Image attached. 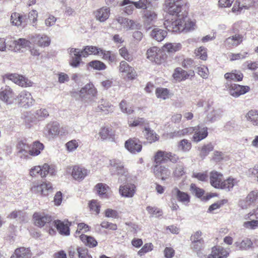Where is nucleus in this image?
<instances>
[{"label": "nucleus", "mask_w": 258, "mask_h": 258, "mask_svg": "<svg viewBox=\"0 0 258 258\" xmlns=\"http://www.w3.org/2000/svg\"><path fill=\"white\" fill-rule=\"evenodd\" d=\"M210 181L211 185L216 188L230 190L237 183L236 180L233 178H228L223 180V175L220 172L212 171L210 174Z\"/></svg>", "instance_id": "nucleus-1"}, {"label": "nucleus", "mask_w": 258, "mask_h": 258, "mask_svg": "<svg viewBox=\"0 0 258 258\" xmlns=\"http://www.w3.org/2000/svg\"><path fill=\"white\" fill-rule=\"evenodd\" d=\"M165 27L169 31L172 32H181L184 30H189L194 28L195 23L189 21L187 16H182L181 18H177L174 21L166 20L164 23Z\"/></svg>", "instance_id": "nucleus-2"}, {"label": "nucleus", "mask_w": 258, "mask_h": 258, "mask_svg": "<svg viewBox=\"0 0 258 258\" xmlns=\"http://www.w3.org/2000/svg\"><path fill=\"white\" fill-rule=\"evenodd\" d=\"M110 164L111 166V174H117L119 176L118 180L120 182L125 181L128 178V173L123 164L119 161L115 159L110 160Z\"/></svg>", "instance_id": "nucleus-3"}, {"label": "nucleus", "mask_w": 258, "mask_h": 258, "mask_svg": "<svg viewBox=\"0 0 258 258\" xmlns=\"http://www.w3.org/2000/svg\"><path fill=\"white\" fill-rule=\"evenodd\" d=\"M97 93L92 84H87L80 90L79 94L82 101L90 103L94 101Z\"/></svg>", "instance_id": "nucleus-4"}, {"label": "nucleus", "mask_w": 258, "mask_h": 258, "mask_svg": "<svg viewBox=\"0 0 258 258\" xmlns=\"http://www.w3.org/2000/svg\"><path fill=\"white\" fill-rule=\"evenodd\" d=\"M55 173V170L53 166H49L46 163L43 164L42 166H36L30 170V175L31 176L40 175L41 177H44L48 174L53 175Z\"/></svg>", "instance_id": "nucleus-5"}, {"label": "nucleus", "mask_w": 258, "mask_h": 258, "mask_svg": "<svg viewBox=\"0 0 258 258\" xmlns=\"http://www.w3.org/2000/svg\"><path fill=\"white\" fill-rule=\"evenodd\" d=\"M16 100L19 105L25 108H28L34 105L35 100L31 94L26 91H22L17 96Z\"/></svg>", "instance_id": "nucleus-6"}, {"label": "nucleus", "mask_w": 258, "mask_h": 258, "mask_svg": "<svg viewBox=\"0 0 258 258\" xmlns=\"http://www.w3.org/2000/svg\"><path fill=\"white\" fill-rule=\"evenodd\" d=\"M33 218L35 225L38 227H42L45 225L51 227L52 225V217L45 213L36 212L33 214Z\"/></svg>", "instance_id": "nucleus-7"}, {"label": "nucleus", "mask_w": 258, "mask_h": 258, "mask_svg": "<svg viewBox=\"0 0 258 258\" xmlns=\"http://www.w3.org/2000/svg\"><path fill=\"white\" fill-rule=\"evenodd\" d=\"M184 2L183 0H165V5L168 13L172 15L180 17L179 13L181 12V7Z\"/></svg>", "instance_id": "nucleus-8"}, {"label": "nucleus", "mask_w": 258, "mask_h": 258, "mask_svg": "<svg viewBox=\"0 0 258 258\" xmlns=\"http://www.w3.org/2000/svg\"><path fill=\"white\" fill-rule=\"evenodd\" d=\"M147 58L157 64L161 63L164 60V54L158 47L154 46L147 51Z\"/></svg>", "instance_id": "nucleus-9"}, {"label": "nucleus", "mask_w": 258, "mask_h": 258, "mask_svg": "<svg viewBox=\"0 0 258 258\" xmlns=\"http://www.w3.org/2000/svg\"><path fill=\"white\" fill-rule=\"evenodd\" d=\"M66 171L67 173H71L73 178L77 181L83 180L88 174L87 169L77 165L68 167Z\"/></svg>", "instance_id": "nucleus-10"}, {"label": "nucleus", "mask_w": 258, "mask_h": 258, "mask_svg": "<svg viewBox=\"0 0 258 258\" xmlns=\"http://www.w3.org/2000/svg\"><path fill=\"white\" fill-rule=\"evenodd\" d=\"M226 87L229 90L230 94L234 97H238L239 96L248 92L250 88L247 86H241L236 84L226 83Z\"/></svg>", "instance_id": "nucleus-11"}, {"label": "nucleus", "mask_w": 258, "mask_h": 258, "mask_svg": "<svg viewBox=\"0 0 258 258\" xmlns=\"http://www.w3.org/2000/svg\"><path fill=\"white\" fill-rule=\"evenodd\" d=\"M7 78L22 87H31L33 84V83L28 78L17 74H8Z\"/></svg>", "instance_id": "nucleus-12"}, {"label": "nucleus", "mask_w": 258, "mask_h": 258, "mask_svg": "<svg viewBox=\"0 0 258 258\" xmlns=\"http://www.w3.org/2000/svg\"><path fill=\"white\" fill-rule=\"evenodd\" d=\"M51 183L49 182H45L40 184H34L31 188V190L36 194H40L43 196H48L52 192Z\"/></svg>", "instance_id": "nucleus-13"}, {"label": "nucleus", "mask_w": 258, "mask_h": 258, "mask_svg": "<svg viewBox=\"0 0 258 258\" xmlns=\"http://www.w3.org/2000/svg\"><path fill=\"white\" fill-rule=\"evenodd\" d=\"M68 52L70 55V64L73 68L79 66L81 61V56H83L81 50L79 48H69Z\"/></svg>", "instance_id": "nucleus-14"}, {"label": "nucleus", "mask_w": 258, "mask_h": 258, "mask_svg": "<svg viewBox=\"0 0 258 258\" xmlns=\"http://www.w3.org/2000/svg\"><path fill=\"white\" fill-rule=\"evenodd\" d=\"M124 147L132 154L139 153L142 148V146L140 141L136 138L130 139L126 141Z\"/></svg>", "instance_id": "nucleus-15"}, {"label": "nucleus", "mask_w": 258, "mask_h": 258, "mask_svg": "<svg viewBox=\"0 0 258 258\" xmlns=\"http://www.w3.org/2000/svg\"><path fill=\"white\" fill-rule=\"evenodd\" d=\"M0 100L8 104H12L14 100V95L12 89L6 86L0 89Z\"/></svg>", "instance_id": "nucleus-16"}, {"label": "nucleus", "mask_w": 258, "mask_h": 258, "mask_svg": "<svg viewBox=\"0 0 258 258\" xmlns=\"http://www.w3.org/2000/svg\"><path fill=\"white\" fill-rule=\"evenodd\" d=\"M119 70L120 73L126 74L127 78L130 80L134 79L137 76L134 69L130 67L125 61H121L120 62Z\"/></svg>", "instance_id": "nucleus-17"}, {"label": "nucleus", "mask_w": 258, "mask_h": 258, "mask_svg": "<svg viewBox=\"0 0 258 258\" xmlns=\"http://www.w3.org/2000/svg\"><path fill=\"white\" fill-rule=\"evenodd\" d=\"M136 191V186L134 184L127 183L120 185L119 188V194L123 197L132 198Z\"/></svg>", "instance_id": "nucleus-18"}, {"label": "nucleus", "mask_w": 258, "mask_h": 258, "mask_svg": "<svg viewBox=\"0 0 258 258\" xmlns=\"http://www.w3.org/2000/svg\"><path fill=\"white\" fill-rule=\"evenodd\" d=\"M229 251L223 247L218 246L212 248L211 253L208 258H226L229 255Z\"/></svg>", "instance_id": "nucleus-19"}, {"label": "nucleus", "mask_w": 258, "mask_h": 258, "mask_svg": "<svg viewBox=\"0 0 258 258\" xmlns=\"http://www.w3.org/2000/svg\"><path fill=\"white\" fill-rule=\"evenodd\" d=\"M31 40L32 42L41 47L48 46L50 42L49 38L46 35L38 34L32 36Z\"/></svg>", "instance_id": "nucleus-20"}, {"label": "nucleus", "mask_w": 258, "mask_h": 258, "mask_svg": "<svg viewBox=\"0 0 258 258\" xmlns=\"http://www.w3.org/2000/svg\"><path fill=\"white\" fill-rule=\"evenodd\" d=\"M153 171L157 178L163 180H165L170 175L169 170L165 167L159 165H155L154 166Z\"/></svg>", "instance_id": "nucleus-21"}, {"label": "nucleus", "mask_w": 258, "mask_h": 258, "mask_svg": "<svg viewBox=\"0 0 258 258\" xmlns=\"http://www.w3.org/2000/svg\"><path fill=\"white\" fill-rule=\"evenodd\" d=\"M52 223L60 234L66 236L70 235V225L68 223L65 224L63 222L58 220L53 221Z\"/></svg>", "instance_id": "nucleus-22"}, {"label": "nucleus", "mask_w": 258, "mask_h": 258, "mask_svg": "<svg viewBox=\"0 0 258 258\" xmlns=\"http://www.w3.org/2000/svg\"><path fill=\"white\" fill-rule=\"evenodd\" d=\"M172 194L176 198L179 202L184 204L188 203L190 201L189 196L186 192L180 191L176 187L172 189Z\"/></svg>", "instance_id": "nucleus-23"}, {"label": "nucleus", "mask_w": 258, "mask_h": 258, "mask_svg": "<svg viewBox=\"0 0 258 258\" xmlns=\"http://www.w3.org/2000/svg\"><path fill=\"white\" fill-rule=\"evenodd\" d=\"M252 4V0H237L234 4L232 10L233 12H240L243 8L248 9Z\"/></svg>", "instance_id": "nucleus-24"}, {"label": "nucleus", "mask_w": 258, "mask_h": 258, "mask_svg": "<svg viewBox=\"0 0 258 258\" xmlns=\"http://www.w3.org/2000/svg\"><path fill=\"white\" fill-rule=\"evenodd\" d=\"M95 14V17L97 20L101 22H103L109 18L110 9L107 7H102L97 10Z\"/></svg>", "instance_id": "nucleus-25"}, {"label": "nucleus", "mask_w": 258, "mask_h": 258, "mask_svg": "<svg viewBox=\"0 0 258 258\" xmlns=\"http://www.w3.org/2000/svg\"><path fill=\"white\" fill-rule=\"evenodd\" d=\"M242 41V36L241 35H235L232 37H229L225 41V45L228 47L232 46H237Z\"/></svg>", "instance_id": "nucleus-26"}, {"label": "nucleus", "mask_w": 258, "mask_h": 258, "mask_svg": "<svg viewBox=\"0 0 258 258\" xmlns=\"http://www.w3.org/2000/svg\"><path fill=\"white\" fill-rule=\"evenodd\" d=\"M243 75L239 71H234L231 73H227L224 75V78L226 79L227 82L230 83L231 81H240L243 79Z\"/></svg>", "instance_id": "nucleus-27"}, {"label": "nucleus", "mask_w": 258, "mask_h": 258, "mask_svg": "<svg viewBox=\"0 0 258 258\" xmlns=\"http://www.w3.org/2000/svg\"><path fill=\"white\" fill-rule=\"evenodd\" d=\"M30 251L28 248L24 247L17 248L11 258H30L31 254Z\"/></svg>", "instance_id": "nucleus-28"}, {"label": "nucleus", "mask_w": 258, "mask_h": 258, "mask_svg": "<svg viewBox=\"0 0 258 258\" xmlns=\"http://www.w3.org/2000/svg\"><path fill=\"white\" fill-rule=\"evenodd\" d=\"M222 114L223 111L221 108H213L207 114L208 120L210 122H214L219 119L222 116Z\"/></svg>", "instance_id": "nucleus-29"}, {"label": "nucleus", "mask_w": 258, "mask_h": 258, "mask_svg": "<svg viewBox=\"0 0 258 258\" xmlns=\"http://www.w3.org/2000/svg\"><path fill=\"white\" fill-rule=\"evenodd\" d=\"M166 35V31L159 28H154L151 33V36L159 42L162 41Z\"/></svg>", "instance_id": "nucleus-30"}, {"label": "nucleus", "mask_w": 258, "mask_h": 258, "mask_svg": "<svg viewBox=\"0 0 258 258\" xmlns=\"http://www.w3.org/2000/svg\"><path fill=\"white\" fill-rule=\"evenodd\" d=\"M170 156V152L158 151L154 157L156 165H160L161 163L165 162L167 160V158H169Z\"/></svg>", "instance_id": "nucleus-31"}, {"label": "nucleus", "mask_w": 258, "mask_h": 258, "mask_svg": "<svg viewBox=\"0 0 258 258\" xmlns=\"http://www.w3.org/2000/svg\"><path fill=\"white\" fill-rule=\"evenodd\" d=\"M44 148L43 144L39 141H35L33 143L32 149L29 150V154L32 156H37L40 154Z\"/></svg>", "instance_id": "nucleus-32"}, {"label": "nucleus", "mask_w": 258, "mask_h": 258, "mask_svg": "<svg viewBox=\"0 0 258 258\" xmlns=\"http://www.w3.org/2000/svg\"><path fill=\"white\" fill-rule=\"evenodd\" d=\"M101 48H98L94 46H86L81 50L83 57H87L89 55H99V51Z\"/></svg>", "instance_id": "nucleus-33"}, {"label": "nucleus", "mask_w": 258, "mask_h": 258, "mask_svg": "<svg viewBox=\"0 0 258 258\" xmlns=\"http://www.w3.org/2000/svg\"><path fill=\"white\" fill-rule=\"evenodd\" d=\"M13 44L15 45V50H19L21 48H30L31 42L25 39L20 38L17 40H14Z\"/></svg>", "instance_id": "nucleus-34"}, {"label": "nucleus", "mask_w": 258, "mask_h": 258, "mask_svg": "<svg viewBox=\"0 0 258 258\" xmlns=\"http://www.w3.org/2000/svg\"><path fill=\"white\" fill-rule=\"evenodd\" d=\"M189 75L185 71L183 70L181 68H178L175 70L173 77L176 81H181L188 78Z\"/></svg>", "instance_id": "nucleus-35"}, {"label": "nucleus", "mask_w": 258, "mask_h": 258, "mask_svg": "<svg viewBox=\"0 0 258 258\" xmlns=\"http://www.w3.org/2000/svg\"><path fill=\"white\" fill-rule=\"evenodd\" d=\"M80 238L85 245L90 247H94L97 245V241L92 236L81 234L80 236Z\"/></svg>", "instance_id": "nucleus-36"}, {"label": "nucleus", "mask_w": 258, "mask_h": 258, "mask_svg": "<svg viewBox=\"0 0 258 258\" xmlns=\"http://www.w3.org/2000/svg\"><path fill=\"white\" fill-rule=\"evenodd\" d=\"M143 135L149 143H152L157 141L159 136L154 130H143Z\"/></svg>", "instance_id": "nucleus-37"}, {"label": "nucleus", "mask_w": 258, "mask_h": 258, "mask_svg": "<svg viewBox=\"0 0 258 258\" xmlns=\"http://www.w3.org/2000/svg\"><path fill=\"white\" fill-rule=\"evenodd\" d=\"M246 117L253 125H258V111L251 110L246 114Z\"/></svg>", "instance_id": "nucleus-38"}, {"label": "nucleus", "mask_w": 258, "mask_h": 258, "mask_svg": "<svg viewBox=\"0 0 258 258\" xmlns=\"http://www.w3.org/2000/svg\"><path fill=\"white\" fill-rule=\"evenodd\" d=\"M207 136V130H196L192 137V140L194 142H198L206 138Z\"/></svg>", "instance_id": "nucleus-39"}, {"label": "nucleus", "mask_w": 258, "mask_h": 258, "mask_svg": "<svg viewBox=\"0 0 258 258\" xmlns=\"http://www.w3.org/2000/svg\"><path fill=\"white\" fill-rule=\"evenodd\" d=\"M145 120L143 118H138L135 119L133 121H129V125L131 127H143V129H150L149 127L145 125Z\"/></svg>", "instance_id": "nucleus-40"}, {"label": "nucleus", "mask_w": 258, "mask_h": 258, "mask_svg": "<svg viewBox=\"0 0 258 258\" xmlns=\"http://www.w3.org/2000/svg\"><path fill=\"white\" fill-rule=\"evenodd\" d=\"M252 245V242L248 238H246L241 242H236L234 243V245H235L236 247L242 250H246L249 248L251 247Z\"/></svg>", "instance_id": "nucleus-41"}, {"label": "nucleus", "mask_w": 258, "mask_h": 258, "mask_svg": "<svg viewBox=\"0 0 258 258\" xmlns=\"http://www.w3.org/2000/svg\"><path fill=\"white\" fill-rule=\"evenodd\" d=\"M96 190L99 196L102 198H107V191L109 187L105 184L102 183H99L95 186Z\"/></svg>", "instance_id": "nucleus-42"}, {"label": "nucleus", "mask_w": 258, "mask_h": 258, "mask_svg": "<svg viewBox=\"0 0 258 258\" xmlns=\"http://www.w3.org/2000/svg\"><path fill=\"white\" fill-rule=\"evenodd\" d=\"M99 135L102 140L112 141L114 136V130H101Z\"/></svg>", "instance_id": "nucleus-43"}, {"label": "nucleus", "mask_w": 258, "mask_h": 258, "mask_svg": "<svg viewBox=\"0 0 258 258\" xmlns=\"http://www.w3.org/2000/svg\"><path fill=\"white\" fill-rule=\"evenodd\" d=\"M120 5L125 6L124 8V11L128 15L131 14L134 10L133 2L130 0H123Z\"/></svg>", "instance_id": "nucleus-44"}, {"label": "nucleus", "mask_w": 258, "mask_h": 258, "mask_svg": "<svg viewBox=\"0 0 258 258\" xmlns=\"http://www.w3.org/2000/svg\"><path fill=\"white\" fill-rule=\"evenodd\" d=\"M191 143L186 139L181 140L178 146V150L183 152H187L191 149Z\"/></svg>", "instance_id": "nucleus-45"}, {"label": "nucleus", "mask_w": 258, "mask_h": 258, "mask_svg": "<svg viewBox=\"0 0 258 258\" xmlns=\"http://www.w3.org/2000/svg\"><path fill=\"white\" fill-rule=\"evenodd\" d=\"M181 48L180 43H166L164 45V50L168 52H174L179 50Z\"/></svg>", "instance_id": "nucleus-46"}, {"label": "nucleus", "mask_w": 258, "mask_h": 258, "mask_svg": "<svg viewBox=\"0 0 258 258\" xmlns=\"http://www.w3.org/2000/svg\"><path fill=\"white\" fill-rule=\"evenodd\" d=\"M258 198V190L250 191L245 199L246 203L250 205L254 203Z\"/></svg>", "instance_id": "nucleus-47"}, {"label": "nucleus", "mask_w": 258, "mask_h": 258, "mask_svg": "<svg viewBox=\"0 0 258 258\" xmlns=\"http://www.w3.org/2000/svg\"><path fill=\"white\" fill-rule=\"evenodd\" d=\"M46 137L49 139H52L58 136H62L64 134V132H60L58 130H45L44 133Z\"/></svg>", "instance_id": "nucleus-48"}, {"label": "nucleus", "mask_w": 258, "mask_h": 258, "mask_svg": "<svg viewBox=\"0 0 258 258\" xmlns=\"http://www.w3.org/2000/svg\"><path fill=\"white\" fill-rule=\"evenodd\" d=\"M156 95L157 98L165 100L168 98L169 91L166 88H158L156 90Z\"/></svg>", "instance_id": "nucleus-49"}, {"label": "nucleus", "mask_w": 258, "mask_h": 258, "mask_svg": "<svg viewBox=\"0 0 258 258\" xmlns=\"http://www.w3.org/2000/svg\"><path fill=\"white\" fill-rule=\"evenodd\" d=\"M213 149L214 147L211 143L203 146L200 150V155L201 157H205L211 151H213Z\"/></svg>", "instance_id": "nucleus-50"}, {"label": "nucleus", "mask_w": 258, "mask_h": 258, "mask_svg": "<svg viewBox=\"0 0 258 258\" xmlns=\"http://www.w3.org/2000/svg\"><path fill=\"white\" fill-rule=\"evenodd\" d=\"M89 66L97 70H103L106 68V65L99 60H93L89 63Z\"/></svg>", "instance_id": "nucleus-51"}, {"label": "nucleus", "mask_w": 258, "mask_h": 258, "mask_svg": "<svg viewBox=\"0 0 258 258\" xmlns=\"http://www.w3.org/2000/svg\"><path fill=\"white\" fill-rule=\"evenodd\" d=\"M119 54L125 60L128 61H131L133 59V55L130 53L127 49L125 47H123L119 49Z\"/></svg>", "instance_id": "nucleus-52"}, {"label": "nucleus", "mask_w": 258, "mask_h": 258, "mask_svg": "<svg viewBox=\"0 0 258 258\" xmlns=\"http://www.w3.org/2000/svg\"><path fill=\"white\" fill-rule=\"evenodd\" d=\"M23 17L21 16L19 13H14L11 15V23L13 25L20 26L22 23Z\"/></svg>", "instance_id": "nucleus-53"}, {"label": "nucleus", "mask_w": 258, "mask_h": 258, "mask_svg": "<svg viewBox=\"0 0 258 258\" xmlns=\"http://www.w3.org/2000/svg\"><path fill=\"white\" fill-rule=\"evenodd\" d=\"M157 15L152 11H147L145 14V23L149 25L152 21L156 19Z\"/></svg>", "instance_id": "nucleus-54"}, {"label": "nucleus", "mask_w": 258, "mask_h": 258, "mask_svg": "<svg viewBox=\"0 0 258 258\" xmlns=\"http://www.w3.org/2000/svg\"><path fill=\"white\" fill-rule=\"evenodd\" d=\"M99 55L102 56L104 59L108 60L111 62H113L115 59L114 55L111 54L110 51L103 50L102 49H100L99 51Z\"/></svg>", "instance_id": "nucleus-55"}, {"label": "nucleus", "mask_w": 258, "mask_h": 258, "mask_svg": "<svg viewBox=\"0 0 258 258\" xmlns=\"http://www.w3.org/2000/svg\"><path fill=\"white\" fill-rule=\"evenodd\" d=\"M77 252L79 258H92V256L89 253L88 250L85 247H78Z\"/></svg>", "instance_id": "nucleus-56"}, {"label": "nucleus", "mask_w": 258, "mask_h": 258, "mask_svg": "<svg viewBox=\"0 0 258 258\" xmlns=\"http://www.w3.org/2000/svg\"><path fill=\"white\" fill-rule=\"evenodd\" d=\"M119 107L122 112L127 114H131L134 112V110L132 107L127 105L125 100H122L119 104Z\"/></svg>", "instance_id": "nucleus-57"}, {"label": "nucleus", "mask_w": 258, "mask_h": 258, "mask_svg": "<svg viewBox=\"0 0 258 258\" xmlns=\"http://www.w3.org/2000/svg\"><path fill=\"white\" fill-rule=\"evenodd\" d=\"M243 226L249 229H255L258 228V220H251L243 222Z\"/></svg>", "instance_id": "nucleus-58"}, {"label": "nucleus", "mask_w": 258, "mask_h": 258, "mask_svg": "<svg viewBox=\"0 0 258 258\" xmlns=\"http://www.w3.org/2000/svg\"><path fill=\"white\" fill-rule=\"evenodd\" d=\"M153 249V245L151 243H146L138 252L140 256H143L147 252L151 251Z\"/></svg>", "instance_id": "nucleus-59"}, {"label": "nucleus", "mask_w": 258, "mask_h": 258, "mask_svg": "<svg viewBox=\"0 0 258 258\" xmlns=\"http://www.w3.org/2000/svg\"><path fill=\"white\" fill-rule=\"evenodd\" d=\"M146 210L149 214L156 217H159L162 215V210L155 207L148 206L147 207Z\"/></svg>", "instance_id": "nucleus-60"}, {"label": "nucleus", "mask_w": 258, "mask_h": 258, "mask_svg": "<svg viewBox=\"0 0 258 258\" xmlns=\"http://www.w3.org/2000/svg\"><path fill=\"white\" fill-rule=\"evenodd\" d=\"M192 176L202 181H207L208 177L206 171L205 172H193Z\"/></svg>", "instance_id": "nucleus-61"}, {"label": "nucleus", "mask_w": 258, "mask_h": 258, "mask_svg": "<svg viewBox=\"0 0 258 258\" xmlns=\"http://www.w3.org/2000/svg\"><path fill=\"white\" fill-rule=\"evenodd\" d=\"M100 226L103 228L111 230H116L117 229V226L116 224L112 223L106 221H102Z\"/></svg>", "instance_id": "nucleus-62"}, {"label": "nucleus", "mask_w": 258, "mask_h": 258, "mask_svg": "<svg viewBox=\"0 0 258 258\" xmlns=\"http://www.w3.org/2000/svg\"><path fill=\"white\" fill-rule=\"evenodd\" d=\"M116 20L117 23L121 25L124 28H126L128 29L130 22H131L130 19L123 18L122 17H118L116 18Z\"/></svg>", "instance_id": "nucleus-63"}, {"label": "nucleus", "mask_w": 258, "mask_h": 258, "mask_svg": "<svg viewBox=\"0 0 258 258\" xmlns=\"http://www.w3.org/2000/svg\"><path fill=\"white\" fill-rule=\"evenodd\" d=\"M249 176L256 178L258 181V165H255L253 168H250L247 171Z\"/></svg>", "instance_id": "nucleus-64"}]
</instances>
